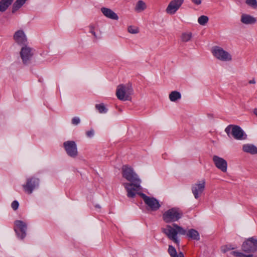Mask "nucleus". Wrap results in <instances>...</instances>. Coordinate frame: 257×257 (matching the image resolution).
<instances>
[{"label": "nucleus", "mask_w": 257, "mask_h": 257, "mask_svg": "<svg viewBox=\"0 0 257 257\" xmlns=\"http://www.w3.org/2000/svg\"><path fill=\"white\" fill-rule=\"evenodd\" d=\"M121 170L122 177L130 182L123 184L127 192V196L128 198H135L137 191L141 189V180L131 167L123 165Z\"/></svg>", "instance_id": "nucleus-1"}, {"label": "nucleus", "mask_w": 257, "mask_h": 257, "mask_svg": "<svg viewBox=\"0 0 257 257\" xmlns=\"http://www.w3.org/2000/svg\"><path fill=\"white\" fill-rule=\"evenodd\" d=\"M225 132L229 137L232 136L237 140H245L247 138L246 134L238 125L230 124L225 129Z\"/></svg>", "instance_id": "nucleus-2"}, {"label": "nucleus", "mask_w": 257, "mask_h": 257, "mask_svg": "<svg viewBox=\"0 0 257 257\" xmlns=\"http://www.w3.org/2000/svg\"><path fill=\"white\" fill-rule=\"evenodd\" d=\"M132 93L133 88L131 84H122L117 86L116 95L120 100H130L131 99V95Z\"/></svg>", "instance_id": "nucleus-3"}, {"label": "nucleus", "mask_w": 257, "mask_h": 257, "mask_svg": "<svg viewBox=\"0 0 257 257\" xmlns=\"http://www.w3.org/2000/svg\"><path fill=\"white\" fill-rule=\"evenodd\" d=\"M182 215L183 213L179 208H172L165 211L162 217L166 223H170L178 220Z\"/></svg>", "instance_id": "nucleus-4"}, {"label": "nucleus", "mask_w": 257, "mask_h": 257, "mask_svg": "<svg viewBox=\"0 0 257 257\" xmlns=\"http://www.w3.org/2000/svg\"><path fill=\"white\" fill-rule=\"evenodd\" d=\"M211 52L213 56L220 61H229L232 59L231 55L219 46L213 47L212 48Z\"/></svg>", "instance_id": "nucleus-5"}, {"label": "nucleus", "mask_w": 257, "mask_h": 257, "mask_svg": "<svg viewBox=\"0 0 257 257\" xmlns=\"http://www.w3.org/2000/svg\"><path fill=\"white\" fill-rule=\"evenodd\" d=\"M142 198L145 203L152 211H157L161 207L159 201L154 197L147 196L143 193H138Z\"/></svg>", "instance_id": "nucleus-6"}, {"label": "nucleus", "mask_w": 257, "mask_h": 257, "mask_svg": "<svg viewBox=\"0 0 257 257\" xmlns=\"http://www.w3.org/2000/svg\"><path fill=\"white\" fill-rule=\"evenodd\" d=\"M242 251L247 253L254 252L257 250V239L253 237L248 238L242 245Z\"/></svg>", "instance_id": "nucleus-7"}, {"label": "nucleus", "mask_w": 257, "mask_h": 257, "mask_svg": "<svg viewBox=\"0 0 257 257\" xmlns=\"http://www.w3.org/2000/svg\"><path fill=\"white\" fill-rule=\"evenodd\" d=\"M63 146L67 155L71 157L75 158L78 155L76 144L74 141H68L63 143Z\"/></svg>", "instance_id": "nucleus-8"}, {"label": "nucleus", "mask_w": 257, "mask_h": 257, "mask_svg": "<svg viewBox=\"0 0 257 257\" xmlns=\"http://www.w3.org/2000/svg\"><path fill=\"white\" fill-rule=\"evenodd\" d=\"M176 229L172 226L167 225L166 228L162 229V232L165 233L169 239L179 244V241L177 238V232Z\"/></svg>", "instance_id": "nucleus-9"}, {"label": "nucleus", "mask_w": 257, "mask_h": 257, "mask_svg": "<svg viewBox=\"0 0 257 257\" xmlns=\"http://www.w3.org/2000/svg\"><path fill=\"white\" fill-rule=\"evenodd\" d=\"M15 228L14 229L18 236L22 239L24 238L26 235L27 224L21 220L15 221Z\"/></svg>", "instance_id": "nucleus-10"}, {"label": "nucleus", "mask_w": 257, "mask_h": 257, "mask_svg": "<svg viewBox=\"0 0 257 257\" xmlns=\"http://www.w3.org/2000/svg\"><path fill=\"white\" fill-rule=\"evenodd\" d=\"M20 56L25 65L29 64L33 56L32 49L26 45L23 47L21 50Z\"/></svg>", "instance_id": "nucleus-11"}, {"label": "nucleus", "mask_w": 257, "mask_h": 257, "mask_svg": "<svg viewBox=\"0 0 257 257\" xmlns=\"http://www.w3.org/2000/svg\"><path fill=\"white\" fill-rule=\"evenodd\" d=\"M39 179L32 177L27 179L26 184L23 185V187L26 192L30 194L34 189L38 185Z\"/></svg>", "instance_id": "nucleus-12"}, {"label": "nucleus", "mask_w": 257, "mask_h": 257, "mask_svg": "<svg viewBox=\"0 0 257 257\" xmlns=\"http://www.w3.org/2000/svg\"><path fill=\"white\" fill-rule=\"evenodd\" d=\"M184 0H172L166 9L168 14L174 15L182 5Z\"/></svg>", "instance_id": "nucleus-13"}, {"label": "nucleus", "mask_w": 257, "mask_h": 257, "mask_svg": "<svg viewBox=\"0 0 257 257\" xmlns=\"http://www.w3.org/2000/svg\"><path fill=\"white\" fill-rule=\"evenodd\" d=\"M205 180H203L192 186V191L195 199H198L203 192L205 188Z\"/></svg>", "instance_id": "nucleus-14"}, {"label": "nucleus", "mask_w": 257, "mask_h": 257, "mask_svg": "<svg viewBox=\"0 0 257 257\" xmlns=\"http://www.w3.org/2000/svg\"><path fill=\"white\" fill-rule=\"evenodd\" d=\"M213 161L215 166L223 172H226L227 171V162L222 158L217 156H214Z\"/></svg>", "instance_id": "nucleus-15"}, {"label": "nucleus", "mask_w": 257, "mask_h": 257, "mask_svg": "<svg viewBox=\"0 0 257 257\" xmlns=\"http://www.w3.org/2000/svg\"><path fill=\"white\" fill-rule=\"evenodd\" d=\"M14 39L19 45H25L27 42V37L23 30H18L14 35Z\"/></svg>", "instance_id": "nucleus-16"}, {"label": "nucleus", "mask_w": 257, "mask_h": 257, "mask_svg": "<svg viewBox=\"0 0 257 257\" xmlns=\"http://www.w3.org/2000/svg\"><path fill=\"white\" fill-rule=\"evenodd\" d=\"M240 21L245 25H252L256 23V19L252 16L243 14L241 16Z\"/></svg>", "instance_id": "nucleus-17"}, {"label": "nucleus", "mask_w": 257, "mask_h": 257, "mask_svg": "<svg viewBox=\"0 0 257 257\" xmlns=\"http://www.w3.org/2000/svg\"><path fill=\"white\" fill-rule=\"evenodd\" d=\"M101 11L104 16L109 19L115 20L118 19L117 14L110 9L103 7L101 9Z\"/></svg>", "instance_id": "nucleus-18"}, {"label": "nucleus", "mask_w": 257, "mask_h": 257, "mask_svg": "<svg viewBox=\"0 0 257 257\" xmlns=\"http://www.w3.org/2000/svg\"><path fill=\"white\" fill-rule=\"evenodd\" d=\"M242 150L251 154H257V147L252 144H245L242 146Z\"/></svg>", "instance_id": "nucleus-19"}, {"label": "nucleus", "mask_w": 257, "mask_h": 257, "mask_svg": "<svg viewBox=\"0 0 257 257\" xmlns=\"http://www.w3.org/2000/svg\"><path fill=\"white\" fill-rule=\"evenodd\" d=\"M187 236L194 240H199L200 236L199 232L195 229H190L188 230L186 233Z\"/></svg>", "instance_id": "nucleus-20"}, {"label": "nucleus", "mask_w": 257, "mask_h": 257, "mask_svg": "<svg viewBox=\"0 0 257 257\" xmlns=\"http://www.w3.org/2000/svg\"><path fill=\"white\" fill-rule=\"evenodd\" d=\"M13 0H1L0 1V12H5L12 4Z\"/></svg>", "instance_id": "nucleus-21"}, {"label": "nucleus", "mask_w": 257, "mask_h": 257, "mask_svg": "<svg viewBox=\"0 0 257 257\" xmlns=\"http://www.w3.org/2000/svg\"><path fill=\"white\" fill-rule=\"evenodd\" d=\"M168 252L171 257H184L182 252H180L177 254L176 249L171 245H169Z\"/></svg>", "instance_id": "nucleus-22"}, {"label": "nucleus", "mask_w": 257, "mask_h": 257, "mask_svg": "<svg viewBox=\"0 0 257 257\" xmlns=\"http://www.w3.org/2000/svg\"><path fill=\"white\" fill-rule=\"evenodd\" d=\"M27 0H17L13 4L12 12L15 13L17 11Z\"/></svg>", "instance_id": "nucleus-23"}, {"label": "nucleus", "mask_w": 257, "mask_h": 257, "mask_svg": "<svg viewBox=\"0 0 257 257\" xmlns=\"http://www.w3.org/2000/svg\"><path fill=\"white\" fill-rule=\"evenodd\" d=\"M169 97L171 101H176L177 100L181 98V95L179 92L173 91L170 93Z\"/></svg>", "instance_id": "nucleus-24"}, {"label": "nucleus", "mask_w": 257, "mask_h": 257, "mask_svg": "<svg viewBox=\"0 0 257 257\" xmlns=\"http://www.w3.org/2000/svg\"><path fill=\"white\" fill-rule=\"evenodd\" d=\"M146 9V5L145 3L142 1H139L137 3L135 10L138 12L143 11Z\"/></svg>", "instance_id": "nucleus-25"}, {"label": "nucleus", "mask_w": 257, "mask_h": 257, "mask_svg": "<svg viewBox=\"0 0 257 257\" xmlns=\"http://www.w3.org/2000/svg\"><path fill=\"white\" fill-rule=\"evenodd\" d=\"M192 36L191 32L183 33L182 34L181 39L182 42H186L190 40Z\"/></svg>", "instance_id": "nucleus-26"}, {"label": "nucleus", "mask_w": 257, "mask_h": 257, "mask_svg": "<svg viewBox=\"0 0 257 257\" xmlns=\"http://www.w3.org/2000/svg\"><path fill=\"white\" fill-rule=\"evenodd\" d=\"M95 108L100 113H106L107 111V109L106 108L104 104L103 103L96 104L95 105Z\"/></svg>", "instance_id": "nucleus-27"}, {"label": "nucleus", "mask_w": 257, "mask_h": 257, "mask_svg": "<svg viewBox=\"0 0 257 257\" xmlns=\"http://www.w3.org/2000/svg\"><path fill=\"white\" fill-rule=\"evenodd\" d=\"M172 225L176 229V231L177 232V234L179 233L181 235L186 234V233H187L186 231L184 228H183L182 227L178 225L177 224H175V223H173L172 224Z\"/></svg>", "instance_id": "nucleus-28"}, {"label": "nucleus", "mask_w": 257, "mask_h": 257, "mask_svg": "<svg viewBox=\"0 0 257 257\" xmlns=\"http://www.w3.org/2000/svg\"><path fill=\"white\" fill-rule=\"evenodd\" d=\"M208 20L209 19L208 17L203 15L199 17L198 22L200 25L204 26L208 23Z\"/></svg>", "instance_id": "nucleus-29"}, {"label": "nucleus", "mask_w": 257, "mask_h": 257, "mask_svg": "<svg viewBox=\"0 0 257 257\" xmlns=\"http://www.w3.org/2000/svg\"><path fill=\"white\" fill-rule=\"evenodd\" d=\"M245 4L249 7L254 9H257V1L256 0H246Z\"/></svg>", "instance_id": "nucleus-30"}, {"label": "nucleus", "mask_w": 257, "mask_h": 257, "mask_svg": "<svg viewBox=\"0 0 257 257\" xmlns=\"http://www.w3.org/2000/svg\"><path fill=\"white\" fill-rule=\"evenodd\" d=\"M231 253L237 257H253L252 254H245L243 253L237 251H232Z\"/></svg>", "instance_id": "nucleus-31"}, {"label": "nucleus", "mask_w": 257, "mask_h": 257, "mask_svg": "<svg viewBox=\"0 0 257 257\" xmlns=\"http://www.w3.org/2000/svg\"><path fill=\"white\" fill-rule=\"evenodd\" d=\"M127 31L131 34H137L139 32V30L138 27H135L132 26H130L128 27Z\"/></svg>", "instance_id": "nucleus-32"}, {"label": "nucleus", "mask_w": 257, "mask_h": 257, "mask_svg": "<svg viewBox=\"0 0 257 257\" xmlns=\"http://www.w3.org/2000/svg\"><path fill=\"white\" fill-rule=\"evenodd\" d=\"M235 249L234 247L232 246L231 245H226L222 246L221 250L223 252H225L229 250Z\"/></svg>", "instance_id": "nucleus-33"}, {"label": "nucleus", "mask_w": 257, "mask_h": 257, "mask_svg": "<svg viewBox=\"0 0 257 257\" xmlns=\"http://www.w3.org/2000/svg\"><path fill=\"white\" fill-rule=\"evenodd\" d=\"M11 206L14 210H16L19 206V203L17 201L15 200L12 203Z\"/></svg>", "instance_id": "nucleus-34"}, {"label": "nucleus", "mask_w": 257, "mask_h": 257, "mask_svg": "<svg viewBox=\"0 0 257 257\" xmlns=\"http://www.w3.org/2000/svg\"><path fill=\"white\" fill-rule=\"evenodd\" d=\"M80 122V120L78 117H75L72 119V123L74 125L79 124Z\"/></svg>", "instance_id": "nucleus-35"}, {"label": "nucleus", "mask_w": 257, "mask_h": 257, "mask_svg": "<svg viewBox=\"0 0 257 257\" xmlns=\"http://www.w3.org/2000/svg\"><path fill=\"white\" fill-rule=\"evenodd\" d=\"M94 135V131L91 129V130L86 132V135L88 137H91Z\"/></svg>", "instance_id": "nucleus-36"}, {"label": "nucleus", "mask_w": 257, "mask_h": 257, "mask_svg": "<svg viewBox=\"0 0 257 257\" xmlns=\"http://www.w3.org/2000/svg\"><path fill=\"white\" fill-rule=\"evenodd\" d=\"M192 2L196 5H199L201 4L202 0H192Z\"/></svg>", "instance_id": "nucleus-37"}, {"label": "nucleus", "mask_w": 257, "mask_h": 257, "mask_svg": "<svg viewBox=\"0 0 257 257\" xmlns=\"http://www.w3.org/2000/svg\"><path fill=\"white\" fill-rule=\"evenodd\" d=\"M93 29H94L93 27L91 26V31H90V32L93 34V35L94 36V37L95 38H97V36H96L95 33L93 31Z\"/></svg>", "instance_id": "nucleus-38"}, {"label": "nucleus", "mask_w": 257, "mask_h": 257, "mask_svg": "<svg viewBox=\"0 0 257 257\" xmlns=\"http://www.w3.org/2000/svg\"><path fill=\"white\" fill-rule=\"evenodd\" d=\"M255 83V81L254 79H253L249 81V83H250V84H254Z\"/></svg>", "instance_id": "nucleus-39"}, {"label": "nucleus", "mask_w": 257, "mask_h": 257, "mask_svg": "<svg viewBox=\"0 0 257 257\" xmlns=\"http://www.w3.org/2000/svg\"><path fill=\"white\" fill-rule=\"evenodd\" d=\"M253 112H254V114L257 116V108L254 109Z\"/></svg>", "instance_id": "nucleus-40"}]
</instances>
